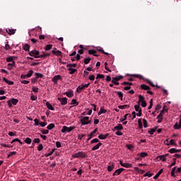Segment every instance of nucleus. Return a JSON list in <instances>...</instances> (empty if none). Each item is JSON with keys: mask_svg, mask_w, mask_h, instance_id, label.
Segmentation results:
<instances>
[{"mask_svg": "<svg viewBox=\"0 0 181 181\" xmlns=\"http://www.w3.org/2000/svg\"><path fill=\"white\" fill-rule=\"evenodd\" d=\"M15 59H16V57H7L6 58V62L8 63L11 62H13V60H15Z\"/></svg>", "mask_w": 181, "mask_h": 181, "instance_id": "obj_27", "label": "nucleus"}, {"mask_svg": "<svg viewBox=\"0 0 181 181\" xmlns=\"http://www.w3.org/2000/svg\"><path fill=\"white\" fill-rule=\"evenodd\" d=\"M54 151H55V149L53 148L49 153H46L45 156H46V158H48V156H52L53 155V153H54Z\"/></svg>", "mask_w": 181, "mask_h": 181, "instance_id": "obj_33", "label": "nucleus"}, {"mask_svg": "<svg viewBox=\"0 0 181 181\" xmlns=\"http://www.w3.org/2000/svg\"><path fill=\"white\" fill-rule=\"evenodd\" d=\"M36 78H42L43 77V74H39V73H35Z\"/></svg>", "mask_w": 181, "mask_h": 181, "instance_id": "obj_54", "label": "nucleus"}, {"mask_svg": "<svg viewBox=\"0 0 181 181\" xmlns=\"http://www.w3.org/2000/svg\"><path fill=\"white\" fill-rule=\"evenodd\" d=\"M53 128H54V124H53V123L49 124L47 127V129H49V130L53 129Z\"/></svg>", "mask_w": 181, "mask_h": 181, "instance_id": "obj_37", "label": "nucleus"}, {"mask_svg": "<svg viewBox=\"0 0 181 181\" xmlns=\"http://www.w3.org/2000/svg\"><path fill=\"white\" fill-rule=\"evenodd\" d=\"M158 158L160 159V160H162V162L166 161L165 156L164 155L159 156Z\"/></svg>", "mask_w": 181, "mask_h": 181, "instance_id": "obj_30", "label": "nucleus"}, {"mask_svg": "<svg viewBox=\"0 0 181 181\" xmlns=\"http://www.w3.org/2000/svg\"><path fill=\"white\" fill-rule=\"evenodd\" d=\"M13 155H16V151L10 152L9 154L7 156V157L11 158V156H13Z\"/></svg>", "mask_w": 181, "mask_h": 181, "instance_id": "obj_52", "label": "nucleus"}, {"mask_svg": "<svg viewBox=\"0 0 181 181\" xmlns=\"http://www.w3.org/2000/svg\"><path fill=\"white\" fill-rule=\"evenodd\" d=\"M57 100L60 102L61 105H66L67 104V98H58Z\"/></svg>", "mask_w": 181, "mask_h": 181, "instance_id": "obj_6", "label": "nucleus"}, {"mask_svg": "<svg viewBox=\"0 0 181 181\" xmlns=\"http://www.w3.org/2000/svg\"><path fill=\"white\" fill-rule=\"evenodd\" d=\"M64 94H66V97H69V98H71V97H73V95H74V94L73 93V91L66 92V93H64Z\"/></svg>", "mask_w": 181, "mask_h": 181, "instance_id": "obj_25", "label": "nucleus"}, {"mask_svg": "<svg viewBox=\"0 0 181 181\" xmlns=\"http://www.w3.org/2000/svg\"><path fill=\"white\" fill-rule=\"evenodd\" d=\"M66 67L72 69V67H77V64H68Z\"/></svg>", "mask_w": 181, "mask_h": 181, "instance_id": "obj_40", "label": "nucleus"}, {"mask_svg": "<svg viewBox=\"0 0 181 181\" xmlns=\"http://www.w3.org/2000/svg\"><path fill=\"white\" fill-rule=\"evenodd\" d=\"M68 70L69 71V74H74V73L77 71V69L73 68H68Z\"/></svg>", "mask_w": 181, "mask_h": 181, "instance_id": "obj_26", "label": "nucleus"}, {"mask_svg": "<svg viewBox=\"0 0 181 181\" xmlns=\"http://www.w3.org/2000/svg\"><path fill=\"white\" fill-rule=\"evenodd\" d=\"M129 107V105H119L118 108H119V110H125V108Z\"/></svg>", "mask_w": 181, "mask_h": 181, "instance_id": "obj_39", "label": "nucleus"}, {"mask_svg": "<svg viewBox=\"0 0 181 181\" xmlns=\"http://www.w3.org/2000/svg\"><path fill=\"white\" fill-rule=\"evenodd\" d=\"M4 81H5V83H6L7 84H8V86H13V81H8V79H6L5 77L3 78Z\"/></svg>", "mask_w": 181, "mask_h": 181, "instance_id": "obj_22", "label": "nucleus"}, {"mask_svg": "<svg viewBox=\"0 0 181 181\" xmlns=\"http://www.w3.org/2000/svg\"><path fill=\"white\" fill-rule=\"evenodd\" d=\"M34 122H35V124H34L35 127H37V125H39V119H35Z\"/></svg>", "mask_w": 181, "mask_h": 181, "instance_id": "obj_61", "label": "nucleus"}, {"mask_svg": "<svg viewBox=\"0 0 181 181\" xmlns=\"http://www.w3.org/2000/svg\"><path fill=\"white\" fill-rule=\"evenodd\" d=\"M173 128L175 129H180V128H181V118L180 119L179 124L177 123H175V124L173 126Z\"/></svg>", "mask_w": 181, "mask_h": 181, "instance_id": "obj_14", "label": "nucleus"}, {"mask_svg": "<svg viewBox=\"0 0 181 181\" xmlns=\"http://www.w3.org/2000/svg\"><path fill=\"white\" fill-rule=\"evenodd\" d=\"M98 129H95L93 132H91L90 133V134L88 135V138L86 139L87 142H88V141H90V139H91L93 136H94V134H95V132H97Z\"/></svg>", "mask_w": 181, "mask_h": 181, "instance_id": "obj_7", "label": "nucleus"}, {"mask_svg": "<svg viewBox=\"0 0 181 181\" xmlns=\"http://www.w3.org/2000/svg\"><path fill=\"white\" fill-rule=\"evenodd\" d=\"M52 54H55V56H58V57L62 56V52L59 50L56 51V50L53 49L52 51Z\"/></svg>", "mask_w": 181, "mask_h": 181, "instance_id": "obj_16", "label": "nucleus"}, {"mask_svg": "<svg viewBox=\"0 0 181 181\" xmlns=\"http://www.w3.org/2000/svg\"><path fill=\"white\" fill-rule=\"evenodd\" d=\"M141 107L139 106V105H136L135 106H134V110H135V111H136V112H138L139 111H141Z\"/></svg>", "mask_w": 181, "mask_h": 181, "instance_id": "obj_49", "label": "nucleus"}, {"mask_svg": "<svg viewBox=\"0 0 181 181\" xmlns=\"http://www.w3.org/2000/svg\"><path fill=\"white\" fill-rule=\"evenodd\" d=\"M110 135L109 134H100L98 136L99 139H107V136Z\"/></svg>", "mask_w": 181, "mask_h": 181, "instance_id": "obj_23", "label": "nucleus"}, {"mask_svg": "<svg viewBox=\"0 0 181 181\" xmlns=\"http://www.w3.org/2000/svg\"><path fill=\"white\" fill-rule=\"evenodd\" d=\"M157 119H158L157 122L158 124H160V122H162V119H163V115H161V117H159V115L157 116Z\"/></svg>", "mask_w": 181, "mask_h": 181, "instance_id": "obj_43", "label": "nucleus"}, {"mask_svg": "<svg viewBox=\"0 0 181 181\" xmlns=\"http://www.w3.org/2000/svg\"><path fill=\"white\" fill-rule=\"evenodd\" d=\"M180 149H176V148H170L168 152H170V153H177V152H180Z\"/></svg>", "mask_w": 181, "mask_h": 181, "instance_id": "obj_17", "label": "nucleus"}, {"mask_svg": "<svg viewBox=\"0 0 181 181\" xmlns=\"http://www.w3.org/2000/svg\"><path fill=\"white\" fill-rule=\"evenodd\" d=\"M37 98V97L35 96L33 94H31V96H30V100L32 101H36V99Z\"/></svg>", "mask_w": 181, "mask_h": 181, "instance_id": "obj_58", "label": "nucleus"}, {"mask_svg": "<svg viewBox=\"0 0 181 181\" xmlns=\"http://www.w3.org/2000/svg\"><path fill=\"white\" fill-rule=\"evenodd\" d=\"M46 105H47V108H48V110H51V111H54V107H53V106L52 105V104H50V103L47 102Z\"/></svg>", "mask_w": 181, "mask_h": 181, "instance_id": "obj_18", "label": "nucleus"}, {"mask_svg": "<svg viewBox=\"0 0 181 181\" xmlns=\"http://www.w3.org/2000/svg\"><path fill=\"white\" fill-rule=\"evenodd\" d=\"M124 78V76H119L118 77H113L112 78V84H115V86H119V82H115V81H119V80Z\"/></svg>", "mask_w": 181, "mask_h": 181, "instance_id": "obj_2", "label": "nucleus"}, {"mask_svg": "<svg viewBox=\"0 0 181 181\" xmlns=\"http://www.w3.org/2000/svg\"><path fill=\"white\" fill-rule=\"evenodd\" d=\"M143 124L144 128H148V121L145 119H143Z\"/></svg>", "mask_w": 181, "mask_h": 181, "instance_id": "obj_44", "label": "nucleus"}, {"mask_svg": "<svg viewBox=\"0 0 181 181\" xmlns=\"http://www.w3.org/2000/svg\"><path fill=\"white\" fill-rule=\"evenodd\" d=\"M116 94H117L119 98H122L124 97V93L121 91H115Z\"/></svg>", "mask_w": 181, "mask_h": 181, "instance_id": "obj_35", "label": "nucleus"}, {"mask_svg": "<svg viewBox=\"0 0 181 181\" xmlns=\"http://www.w3.org/2000/svg\"><path fill=\"white\" fill-rule=\"evenodd\" d=\"M107 112V110L100 108V111L98 113V115H101V114H105Z\"/></svg>", "mask_w": 181, "mask_h": 181, "instance_id": "obj_29", "label": "nucleus"}, {"mask_svg": "<svg viewBox=\"0 0 181 181\" xmlns=\"http://www.w3.org/2000/svg\"><path fill=\"white\" fill-rule=\"evenodd\" d=\"M97 78H104V75L98 74L96 76V79Z\"/></svg>", "mask_w": 181, "mask_h": 181, "instance_id": "obj_64", "label": "nucleus"}, {"mask_svg": "<svg viewBox=\"0 0 181 181\" xmlns=\"http://www.w3.org/2000/svg\"><path fill=\"white\" fill-rule=\"evenodd\" d=\"M138 156H140L141 158H146V156H148V153L142 152L140 154H138Z\"/></svg>", "mask_w": 181, "mask_h": 181, "instance_id": "obj_32", "label": "nucleus"}, {"mask_svg": "<svg viewBox=\"0 0 181 181\" xmlns=\"http://www.w3.org/2000/svg\"><path fill=\"white\" fill-rule=\"evenodd\" d=\"M11 101L13 105H16L18 104V103H19V100H18V99H15V98H11Z\"/></svg>", "mask_w": 181, "mask_h": 181, "instance_id": "obj_31", "label": "nucleus"}, {"mask_svg": "<svg viewBox=\"0 0 181 181\" xmlns=\"http://www.w3.org/2000/svg\"><path fill=\"white\" fill-rule=\"evenodd\" d=\"M6 32H7V33L8 35H15V33H16V29L7 28L6 30Z\"/></svg>", "mask_w": 181, "mask_h": 181, "instance_id": "obj_11", "label": "nucleus"}, {"mask_svg": "<svg viewBox=\"0 0 181 181\" xmlns=\"http://www.w3.org/2000/svg\"><path fill=\"white\" fill-rule=\"evenodd\" d=\"M73 129H74V127H67L66 126H64L62 127V129L61 130V132H62L63 134H64V132H71Z\"/></svg>", "mask_w": 181, "mask_h": 181, "instance_id": "obj_4", "label": "nucleus"}, {"mask_svg": "<svg viewBox=\"0 0 181 181\" xmlns=\"http://www.w3.org/2000/svg\"><path fill=\"white\" fill-rule=\"evenodd\" d=\"M32 90L34 93H39V88L33 87Z\"/></svg>", "mask_w": 181, "mask_h": 181, "instance_id": "obj_60", "label": "nucleus"}, {"mask_svg": "<svg viewBox=\"0 0 181 181\" xmlns=\"http://www.w3.org/2000/svg\"><path fill=\"white\" fill-rule=\"evenodd\" d=\"M56 146L57 148H62V143H60V141H57Z\"/></svg>", "mask_w": 181, "mask_h": 181, "instance_id": "obj_63", "label": "nucleus"}, {"mask_svg": "<svg viewBox=\"0 0 181 181\" xmlns=\"http://www.w3.org/2000/svg\"><path fill=\"white\" fill-rule=\"evenodd\" d=\"M29 54H30V56H33L34 55L35 59H39V57H40V56H39L40 52L37 50L30 51L29 52Z\"/></svg>", "mask_w": 181, "mask_h": 181, "instance_id": "obj_5", "label": "nucleus"}, {"mask_svg": "<svg viewBox=\"0 0 181 181\" xmlns=\"http://www.w3.org/2000/svg\"><path fill=\"white\" fill-rule=\"evenodd\" d=\"M119 163H120L121 166H123V168H132V164H130L128 163H122V160L119 161Z\"/></svg>", "mask_w": 181, "mask_h": 181, "instance_id": "obj_9", "label": "nucleus"}, {"mask_svg": "<svg viewBox=\"0 0 181 181\" xmlns=\"http://www.w3.org/2000/svg\"><path fill=\"white\" fill-rule=\"evenodd\" d=\"M58 80H62V76L60 75H56L52 78V81L54 82V84H57V81Z\"/></svg>", "mask_w": 181, "mask_h": 181, "instance_id": "obj_8", "label": "nucleus"}, {"mask_svg": "<svg viewBox=\"0 0 181 181\" xmlns=\"http://www.w3.org/2000/svg\"><path fill=\"white\" fill-rule=\"evenodd\" d=\"M163 173V169H160L157 174L153 177V179H158L160 175Z\"/></svg>", "mask_w": 181, "mask_h": 181, "instance_id": "obj_19", "label": "nucleus"}, {"mask_svg": "<svg viewBox=\"0 0 181 181\" xmlns=\"http://www.w3.org/2000/svg\"><path fill=\"white\" fill-rule=\"evenodd\" d=\"M41 132L44 135H47V134H49V130L48 129H44V130H42Z\"/></svg>", "mask_w": 181, "mask_h": 181, "instance_id": "obj_59", "label": "nucleus"}, {"mask_svg": "<svg viewBox=\"0 0 181 181\" xmlns=\"http://www.w3.org/2000/svg\"><path fill=\"white\" fill-rule=\"evenodd\" d=\"M89 54H93V56H95L96 57H98V54H97V51L94 49H89L88 50Z\"/></svg>", "mask_w": 181, "mask_h": 181, "instance_id": "obj_15", "label": "nucleus"}, {"mask_svg": "<svg viewBox=\"0 0 181 181\" xmlns=\"http://www.w3.org/2000/svg\"><path fill=\"white\" fill-rule=\"evenodd\" d=\"M97 50H98V52H102V53L103 54H106V56H109L110 55L109 53L104 52V49H103V48L97 49Z\"/></svg>", "mask_w": 181, "mask_h": 181, "instance_id": "obj_36", "label": "nucleus"}, {"mask_svg": "<svg viewBox=\"0 0 181 181\" xmlns=\"http://www.w3.org/2000/svg\"><path fill=\"white\" fill-rule=\"evenodd\" d=\"M8 43H9L8 42H6V44L5 45L4 49H5L6 50H9V49H11V45H9Z\"/></svg>", "mask_w": 181, "mask_h": 181, "instance_id": "obj_48", "label": "nucleus"}, {"mask_svg": "<svg viewBox=\"0 0 181 181\" xmlns=\"http://www.w3.org/2000/svg\"><path fill=\"white\" fill-rule=\"evenodd\" d=\"M71 104V105H74L76 104V105H78V103H77V100H76V99H72Z\"/></svg>", "mask_w": 181, "mask_h": 181, "instance_id": "obj_53", "label": "nucleus"}, {"mask_svg": "<svg viewBox=\"0 0 181 181\" xmlns=\"http://www.w3.org/2000/svg\"><path fill=\"white\" fill-rule=\"evenodd\" d=\"M25 144H32V139L29 137H27L25 139Z\"/></svg>", "mask_w": 181, "mask_h": 181, "instance_id": "obj_46", "label": "nucleus"}, {"mask_svg": "<svg viewBox=\"0 0 181 181\" xmlns=\"http://www.w3.org/2000/svg\"><path fill=\"white\" fill-rule=\"evenodd\" d=\"M156 132V128H153L150 131H148V134H150V135H153V132Z\"/></svg>", "mask_w": 181, "mask_h": 181, "instance_id": "obj_51", "label": "nucleus"}, {"mask_svg": "<svg viewBox=\"0 0 181 181\" xmlns=\"http://www.w3.org/2000/svg\"><path fill=\"white\" fill-rule=\"evenodd\" d=\"M144 177H146V176H147L148 177H151L152 173H150L149 172H147V173H146L144 175Z\"/></svg>", "mask_w": 181, "mask_h": 181, "instance_id": "obj_56", "label": "nucleus"}, {"mask_svg": "<svg viewBox=\"0 0 181 181\" xmlns=\"http://www.w3.org/2000/svg\"><path fill=\"white\" fill-rule=\"evenodd\" d=\"M133 77H136V78H142V75L139 74H133Z\"/></svg>", "mask_w": 181, "mask_h": 181, "instance_id": "obj_62", "label": "nucleus"}, {"mask_svg": "<svg viewBox=\"0 0 181 181\" xmlns=\"http://www.w3.org/2000/svg\"><path fill=\"white\" fill-rule=\"evenodd\" d=\"M115 168V165H114V164H110V165L107 166L108 172H112Z\"/></svg>", "mask_w": 181, "mask_h": 181, "instance_id": "obj_24", "label": "nucleus"}, {"mask_svg": "<svg viewBox=\"0 0 181 181\" xmlns=\"http://www.w3.org/2000/svg\"><path fill=\"white\" fill-rule=\"evenodd\" d=\"M87 153H84L83 151H79L73 154V158H86Z\"/></svg>", "mask_w": 181, "mask_h": 181, "instance_id": "obj_3", "label": "nucleus"}, {"mask_svg": "<svg viewBox=\"0 0 181 181\" xmlns=\"http://www.w3.org/2000/svg\"><path fill=\"white\" fill-rule=\"evenodd\" d=\"M144 101H145V97L142 96V95H139L138 104H141V103H143Z\"/></svg>", "mask_w": 181, "mask_h": 181, "instance_id": "obj_21", "label": "nucleus"}, {"mask_svg": "<svg viewBox=\"0 0 181 181\" xmlns=\"http://www.w3.org/2000/svg\"><path fill=\"white\" fill-rule=\"evenodd\" d=\"M122 129H124V127H122V124H118L116 127H114L115 131H122Z\"/></svg>", "mask_w": 181, "mask_h": 181, "instance_id": "obj_13", "label": "nucleus"}, {"mask_svg": "<svg viewBox=\"0 0 181 181\" xmlns=\"http://www.w3.org/2000/svg\"><path fill=\"white\" fill-rule=\"evenodd\" d=\"M127 148L129 150V151H132L134 149V146H132V144H127Z\"/></svg>", "mask_w": 181, "mask_h": 181, "instance_id": "obj_57", "label": "nucleus"}, {"mask_svg": "<svg viewBox=\"0 0 181 181\" xmlns=\"http://www.w3.org/2000/svg\"><path fill=\"white\" fill-rule=\"evenodd\" d=\"M47 56H50V54L44 53L42 55H40V58L43 59V57H47Z\"/></svg>", "mask_w": 181, "mask_h": 181, "instance_id": "obj_55", "label": "nucleus"}, {"mask_svg": "<svg viewBox=\"0 0 181 181\" xmlns=\"http://www.w3.org/2000/svg\"><path fill=\"white\" fill-rule=\"evenodd\" d=\"M97 142H100V140L97 138L93 139L90 141V144H97Z\"/></svg>", "mask_w": 181, "mask_h": 181, "instance_id": "obj_47", "label": "nucleus"}, {"mask_svg": "<svg viewBox=\"0 0 181 181\" xmlns=\"http://www.w3.org/2000/svg\"><path fill=\"white\" fill-rule=\"evenodd\" d=\"M52 47H53V45H47L46 46H45V50L46 51H47V50H50V49H52Z\"/></svg>", "mask_w": 181, "mask_h": 181, "instance_id": "obj_50", "label": "nucleus"}, {"mask_svg": "<svg viewBox=\"0 0 181 181\" xmlns=\"http://www.w3.org/2000/svg\"><path fill=\"white\" fill-rule=\"evenodd\" d=\"M82 90H86V86H84V84H81V85L78 86L76 88V92L81 93Z\"/></svg>", "mask_w": 181, "mask_h": 181, "instance_id": "obj_10", "label": "nucleus"}, {"mask_svg": "<svg viewBox=\"0 0 181 181\" xmlns=\"http://www.w3.org/2000/svg\"><path fill=\"white\" fill-rule=\"evenodd\" d=\"M80 121L82 125H88V124H91V120H90L89 117H82Z\"/></svg>", "mask_w": 181, "mask_h": 181, "instance_id": "obj_1", "label": "nucleus"}, {"mask_svg": "<svg viewBox=\"0 0 181 181\" xmlns=\"http://www.w3.org/2000/svg\"><path fill=\"white\" fill-rule=\"evenodd\" d=\"M128 115L129 116V118H131L132 115L131 114H126L124 116V118L123 119H121L120 121L122 122H124V121H125V119H127V117H128Z\"/></svg>", "mask_w": 181, "mask_h": 181, "instance_id": "obj_41", "label": "nucleus"}, {"mask_svg": "<svg viewBox=\"0 0 181 181\" xmlns=\"http://www.w3.org/2000/svg\"><path fill=\"white\" fill-rule=\"evenodd\" d=\"M103 146V143L99 142L98 144H96L95 146H94L91 150L92 151H97V149H100V146Z\"/></svg>", "mask_w": 181, "mask_h": 181, "instance_id": "obj_12", "label": "nucleus"}, {"mask_svg": "<svg viewBox=\"0 0 181 181\" xmlns=\"http://www.w3.org/2000/svg\"><path fill=\"white\" fill-rule=\"evenodd\" d=\"M29 49H30V46L28 44H25L24 46H23V50H25V52H28L29 51Z\"/></svg>", "mask_w": 181, "mask_h": 181, "instance_id": "obj_34", "label": "nucleus"}, {"mask_svg": "<svg viewBox=\"0 0 181 181\" xmlns=\"http://www.w3.org/2000/svg\"><path fill=\"white\" fill-rule=\"evenodd\" d=\"M90 62H91V58H90V57L84 58L83 62L85 64H88V63H90Z\"/></svg>", "mask_w": 181, "mask_h": 181, "instance_id": "obj_28", "label": "nucleus"}, {"mask_svg": "<svg viewBox=\"0 0 181 181\" xmlns=\"http://www.w3.org/2000/svg\"><path fill=\"white\" fill-rule=\"evenodd\" d=\"M32 74H33V70H30L26 74L27 78H29V77H32Z\"/></svg>", "mask_w": 181, "mask_h": 181, "instance_id": "obj_45", "label": "nucleus"}, {"mask_svg": "<svg viewBox=\"0 0 181 181\" xmlns=\"http://www.w3.org/2000/svg\"><path fill=\"white\" fill-rule=\"evenodd\" d=\"M141 90H151V87H149V86H147V85L142 84V85H141Z\"/></svg>", "mask_w": 181, "mask_h": 181, "instance_id": "obj_20", "label": "nucleus"}, {"mask_svg": "<svg viewBox=\"0 0 181 181\" xmlns=\"http://www.w3.org/2000/svg\"><path fill=\"white\" fill-rule=\"evenodd\" d=\"M138 125H139V129H142V121L141 120V119H138Z\"/></svg>", "mask_w": 181, "mask_h": 181, "instance_id": "obj_42", "label": "nucleus"}, {"mask_svg": "<svg viewBox=\"0 0 181 181\" xmlns=\"http://www.w3.org/2000/svg\"><path fill=\"white\" fill-rule=\"evenodd\" d=\"M118 175H121V171L119 170V169H117V170H116L115 172H114V173H113V176H118Z\"/></svg>", "mask_w": 181, "mask_h": 181, "instance_id": "obj_38", "label": "nucleus"}]
</instances>
